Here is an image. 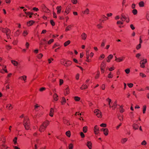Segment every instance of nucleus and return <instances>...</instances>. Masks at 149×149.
<instances>
[{"instance_id": "obj_1", "label": "nucleus", "mask_w": 149, "mask_h": 149, "mask_svg": "<svg viewBox=\"0 0 149 149\" xmlns=\"http://www.w3.org/2000/svg\"><path fill=\"white\" fill-rule=\"evenodd\" d=\"M23 125L26 130H28L29 129L30 127V123L29 118L27 116L24 117L23 121Z\"/></svg>"}, {"instance_id": "obj_2", "label": "nucleus", "mask_w": 149, "mask_h": 149, "mask_svg": "<svg viewBox=\"0 0 149 149\" xmlns=\"http://www.w3.org/2000/svg\"><path fill=\"white\" fill-rule=\"evenodd\" d=\"M0 30L3 32L6 33L8 38H10V29L7 28H3L1 27L0 28Z\"/></svg>"}, {"instance_id": "obj_3", "label": "nucleus", "mask_w": 149, "mask_h": 149, "mask_svg": "<svg viewBox=\"0 0 149 149\" xmlns=\"http://www.w3.org/2000/svg\"><path fill=\"white\" fill-rule=\"evenodd\" d=\"M120 19L122 21H126L127 22H129L130 21L129 19L126 17L124 14L122 13L120 15Z\"/></svg>"}, {"instance_id": "obj_4", "label": "nucleus", "mask_w": 149, "mask_h": 149, "mask_svg": "<svg viewBox=\"0 0 149 149\" xmlns=\"http://www.w3.org/2000/svg\"><path fill=\"white\" fill-rule=\"evenodd\" d=\"M33 143L34 144L35 149H37L38 146L41 144V141L40 139H37L34 141Z\"/></svg>"}, {"instance_id": "obj_5", "label": "nucleus", "mask_w": 149, "mask_h": 149, "mask_svg": "<svg viewBox=\"0 0 149 149\" xmlns=\"http://www.w3.org/2000/svg\"><path fill=\"white\" fill-rule=\"evenodd\" d=\"M94 113L98 118H101L102 117V113L101 111L98 109L94 110Z\"/></svg>"}, {"instance_id": "obj_6", "label": "nucleus", "mask_w": 149, "mask_h": 149, "mask_svg": "<svg viewBox=\"0 0 149 149\" xmlns=\"http://www.w3.org/2000/svg\"><path fill=\"white\" fill-rule=\"evenodd\" d=\"M106 66V64L105 62H102L100 65V69L101 73H103L104 72V69Z\"/></svg>"}, {"instance_id": "obj_7", "label": "nucleus", "mask_w": 149, "mask_h": 149, "mask_svg": "<svg viewBox=\"0 0 149 149\" xmlns=\"http://www.w3.org/2000/svg\"><path fill=\"white\" fill-rule=\"evenodd\" d=\"M147 61L146 59L141 60L140 62L141 67L143 68H145V64L147 63Z\"/></svg>"}, {"instance_id": "obj_8", "label": "nucleus", "mask_w": 149, "mask_h": 149, "mask_svg": "<svg viewBox=\"0 0 149 149\" xmlns=\"http://www.w3.org/2000/svg\"><path fill=\"white\" fill-rule=\"evenodd\" d=\"M72 64V61H66L63 60V62L62 63L64 65L68 67L70 66Z\"/></svg>"}, {"instance_id": "obj_9", "label": "nucleus", "mask_w": 149, "mask_h": 149, "mask_svg": "<svg viewBox=\"0 0 149 149\" xmlns=\"http://www.w3.org/2000/svg\"><path fill=\"white\" fill-rule=\"evenodd\" d=\"M100 130L103 132V133L105 136H107L108 135L109 131L107 128H102Z\"/></svg>"}, {"instance_id": "obj_10", "label": "nucleus", "mask_w": 149, "mask_h": 149, "mask_svg": "<svg viewBox=\"0 0 149 149\" xmlns=\"http://www.w3.org/2000/svg\"><path fill=\"white\" fill-rule=\"evenodd\" d=\"M49 124V122L48 120H46L43 122L41 125L46 128Z\"/></svg>"}, {"instance_id": "obj_11", "label": "nucleus", "mask_w": 149, "mask_h": 149, "mask_svg": "<svg viewBox=\"0 0 149 149\" xmlns=\"http://www.w3.org/2000/svg\"><path fill=\"white\" fill-rule=\"evenodd\" d=\"M63 122L64 124L66 125L67 126H69L70 125L69 121L64 118H63Z\"/></svg>"}, {"instance_id": "obj_12", "label": "nucleus", "mask_w": 149, "mask_h": 149, "mask_svg": "<svg viewBox=\"0 0 149 149\" xmlns=\"http://www.w3.org/2000/svg\"><path fill=\"white\" fill-rule=\"evenodd\" d=\"M94 131L95 134H97L99 133V129L97 125H95L94 127Z\"/></svg>"}, {"instance_id": "obj_13", "label": "nucleus", "mask_w": 149, "mask_h": 149, "mask_svg": "<svg viewBox=\"0 0 149 149\" xmlns=\"http://www.w3.org/2000/svg\"><path fill=\"white\" fill-rule=\"evenodd\" d=\"M81 37L82 40H85L87 37V35L85 33H83L81 35Z\"/></svg>"}, {"instance_id": "obj_14", "label": "nucleus", "mask_w": 149, "mask_h": 149, "mask_svg": "<svg viewBox=\"0 0 149 149\" xmlns=\"http://www.w3.org/2000/svg\"><path fill=\"white\" fill-rule=\"evenodd\" d=\"M115 61L118 62H119L123 61L125 58L124 57L117 58L116 56H115Z\"/></svg>"}, {"instance_id": "obj_15", "label": "nucleus", "mask_w": 149, "mask_h": 149, "mask_svg": "<svg viewBox=\"0 0 149 149\" xmlns=\"http://www.w3.org/2000/svg\"><path fill=\"white\" fill-rule=\"evenodd\" d=\"M46 128L41 125L39 129V131L40 132H44L46 130Z\"/></svg>"}, {"instance_id": "obj_16", "label": "nucleus", "mask_w": 149, "mask_h": 149, "mask_svg": "<svg viewBox=\"0 0 149 149\" xmlns=\"http://www.w3.org/2000/svg\"><path fill=\"white\" fill-rule=\"evenodd\" d=\"M70 93L69 88V87L66 86V87L64 90V94L66 95Z\"/></svg>"}, {"instance_id": "obj_17", "label": "nucleus", "mask_w": 149, "mask_h": 149, "mask_svg": "<svg viewBox=\"0 0 149 149\" xmlns=\"http://www.w3.org/2000/svg\"><path fill=\"white\" fill-rule=\"evenodd\" d=\"M113 57V55L112 54H110L107 57V62H109L110 61V60L112 59Z\"/></svg>"}, {"instance_id": "obj_18", "label": "nucleus", "mask_w": 149, "mask_h": 149, "mask_svg": "<svg viewBox=\"0 0 149 149\" xmlns=\"http://www.w3.org/2000/svg\"><path fill=\"white\" fill-rule=\"evenodd\" d=\"M27 77L25 75H23L22 76L20 77H19V79L21 80H23L24 81V82H26V80Z\"/></svg>"}, {"instance_id": "obj_19", "label": "nucleus", "mask_w": 149, "mask_h": 149, "mask_svg": "<svg viewBox=\"0 0 149 149\" xmlns=\"http://www.w3.org/2000/svg\"><path fill=\"white\" fill-rule=\"evenodd\" d=\"M86 145L89 149H91L92 148V143L91 141H88Z\"/></svg>"}, {"instance_id": "obj_20", "label": "nucleus", "mask_w": 149, "mask_h": 149, "mask_svg": "<svg viewBox=\"0 0 149 149\" xmlns=\"http://www.w3.org/2000/svg\"><path fill=\"white\" fill-rule=\"evenodd\" d=\"M61 8L62 7L61 6H58L56 7V9L57 10V13L58 14H59L60 13Z\"/></svg>"}, {"instance_id": "obj_21", "label": "nucleus", "mask_w": 149, "mask_h": 149, "mask_svg": "<svg viewBox=\"0 0 149 149\" xmlns=\"http://www.w3.org/2000/svg\"><path fill=\"white\" fill-rule=\"evenodd\" d=\"M117 101H115V102L113 103L112 106L113 110H115L116 108L117 105Z\"/></svg>"}, {"instance_id": "obj_22", "label": "nucleus", "mask_w": 149, "mask_h": 149, "mask_svg": "<svg viewBox=\"0 0 149 149\" xmlns=\"http://www.w3.org/2000/svg\"><path fill=\"white\" fill-rule=\"evenodd\" d=\"M34 23V22L33 20H30L28 21L27 23V25L28 26H30L33 25Z\"/></svg>"}, {"instance_id": "obj_23", "label": "nucleus", "mask_w": 149, "mask_h": 149, "mask_svg": "<svg viewBox=\"0 0 149 149\" xmlns=\"http://www.w3.org/2000/svg\"><path fill=\"white\" fill-rule=\"evenodd\" d=\"M70 10V6H68L66 8V10L65 11V13L67 14L69 13Z\"/></svg>"}, {"instance_id": "obj_24", "label": "nucleus", "mask_w": 149, "mask_h": 149, "mask_svg": "<svg viewBox=\"0 0 149 149\" xmlns=\"http://www.w3.org/2000/svg\"><path fill=\"white\" fill-rule=\"evenodd\" d=\"M128 139L127 138H122L121 140V143L122 144H124L127 140Z\"/></svg>"}, {"instance_id": "obj_25", "label": "nucleus", "mask_w": 149, "mask_h": 149, "mask_svg": "<svg viewBox=\"0 0 149 149\" xmlns=\"http://www.w3.org/2000/svg\"><path fill=\"white\" fill-rule=\"evenodd\" d=\"M29 31L27 30H24L23 31L22 33V36L24 37H26L28 34Z\"/></svg>"}, {"instance_id": "obj_26", "label": "nucleus", "mask_w": 149, "mask_h": 149, "mask_svg": "<svg viewBox=\"0 0 149 149\" xmlns=\"http://www.w3.org/2000/svg\"><path fill=\"white\" fill-rule=\"evenodd\" d=\"M132 127L133 129L135 130L138 129L139 127V125L135 123H134L133 124Z\"/></svg>"}, {"instance_id": "obj_27", "label": "nucleus", "mask_w": 149, "mask_h": 149, "mask_svg": "<svg viewBox=\"0 0 149 149\" xmlns=\"http://www.w3.org/2000/svg\"><path fill=\"white\" fill-rule=\"evenodd\" d=\"M73 26L72 25H69L65 29V31H68L70 30L72 28V27Z\"/></svg>"}, {"instance_id": "obj_28", "label": "nucleus", "mask_w": 149, "mask_h": 149, "mask_svg": "<svg viewBox=\"0 0 149 149\" xmlns=\"http://www.w3.org/2000/svg\"><path fill=\"white\" fill-rule=\"evenodd\" d=\"M88 88L87 86L85 84H83L80 87V89L82 90H84L87 89Z\"/></svg>"}, {"instance_id": "obj_29", "label": "nucleus", "mask_w": 149, "mask_h": 149, "mask_svg": "<svg viewBox=\"0 0 149 149\" xmlns=\"http://www.w3.org/2000/svg\"><path fill=\"white\" fill-rule=\"evenodd\" d=\"M54 112V109L53 108H51L50 109V112L49 113V116L51 117H52L53 116Z\"/></svg>"}, {"instance_id": "obj_30", "label": "nucleus", "mask_w": 149, "mask_h": 149, "mask_svg": "<svg viewBox=\"0 0 149 149\" xmlns=\"http://www.w3.org/2000/svg\"><path fill=\"white\" fill-rule=\"evenodd\" d=\"M20 32L19 30H17L15 33L14 35L15 36H17L20 34Z\"/></svg>"}, {"instance_id": "obj_31", "label": "nucleus", "mask_w": 149, "mask_h": 149, "mask_svg": "<svg viewBox=\"0 0 149 149\" xmlns=\"http://www.w3.org/2000/svg\"><path fill=\"white\" fill-rule=\"evenodd\" d=\"M12 63L15 66H17L18 65V63L16 61L14 60H11Z\"/></svg>"}, {"instance_id": "obj_32", "label": "nucleus", "mask_w": 149, "mask_h": 149, "mask_svg": "<svg viewBox=\"0 0 149 149\" xmlns=\"http://www.w3.org/2000/svg\"><path fill=\"white\" fill-rule=\"evenodd\" d=\"M66 102V100L64 97H63L61 100V102L62 105L64 104Z\"/></svg>"}, {"instance_id": "obj_33", "label": "nucleus", "mask_w": 149, "mask_h": 149, "mask_svg": "<svg viewBox=\"0 0 149 149\" xmlns=\"http://www.w3.org/2000/svg\"><path fill=\"white\" fill-rule=\"evenodd\" d=\"M70 43V40H68L64 43V45L65 47H66Z\"/></svg>"}, {"instance_id": "obj_34", "label": "nucleus", "mask_w": 149, "mask_h": 149, "mask_svg": "<svg viewBox=\"0 0 149 149\" xmlns=\"http://www.w3.org/2000/svg\"><path fill=\"white\" fill-rule=\"evenodd\" d=\"M6 107L7 109L10 110H11L13 108L12 105L10 104H7L6 106Z\"/></svg>"}, {"instance_id": "obj_35", "label": "nucleus", "mask_w": 149, "mask_h": 149, "mask_svg": "<svg viewBox=\"0 0 149 149\" xmlns=\"http://www.w3.org/2000/svg\"><path fill=\"white\" fill-rule=\"evenodd\" d=\"M97 28L99 29H101L103 28L102 24H99L97 25Z\"/></svg>"}, {"instance_id": "obj_36", "label": "nucleus", "mask_w": 149, "mask_h": 149, "mask_svg": "<svg viewBox=\"0 0 149 149\" xmlns=\"http://www.w3.org/2000/svg\"><path fill=\"white\" fill-rule=\"evenodd\" d=\"M74 99L76 101L78 102L80 100V98L78 96H75L74 97Z\"/></svg>"}, {"instance_id": "obj_37", "label": "nucleus", "mask_w": 149, "mask_h": 149, "mask_svg": "<svg viewBox=\"0 0 149 149\" xmlns=\"http://www.w3.org/2000/svg\"><path fill=\"white\" fill-rule=\"evenodd\" d=\"M53 97L55 101H56L58 100V96L56 93H55L54 94Z\"/></svg>"}, {"instance_id": "obj_38", "label": "nucleus", "mask_w": 149, "mask_h": 149, "mask_svg": "<svg viewBox=\"0 0 149 149\" xmlns=\"http://www.w3.org/2000/svg\"><path fill=\"white\" fill-rule=\"evenodd\" d=\"M88 127L86 126L84 127L83 128V132L84 133H86L87 131Z\"/></svg>"}, {"instance_id": "obj_39", "label": "nucleus", "mask_w": 149, "mask_h": 149, "mask_svg": "<svg viewBox=\"0 0 149 149\" xmlns=\"http://www.w3.org/2000/svg\"><path fill=\"white\" fill-rule=\"evenodd\" d=\"M139 6L140 7H143L144 6V3L143 1H140L139 3Z\"/></svg>"}, {"instance_id": "obj_40", "label": "nucleus", "mask_w": 149, "mask_h": 149, "mask_svg": "<svg viewBox=\"0 0 149 149\" xmlns=\"http://www.w3.org/2000/svg\"><path fill=\"white\" fill-rule=\"evenodd\" d=\"M65 134L66 135L69 137L70 136L71 133L70 131H68L66 132Z\"/></svg>"}, {"instance_id": "obj_41", "label": "nucleus", "mask_w": 149, "mask_h": 149, "mask_svg": "<svg viewBox=\"0 0 149 149\" xmlns=\"http://www.w3.org/2000/svg\"><path fill=\"white\" fill-rule=\"evenodd\" d=\"M89 10L88 9L86 8L84 12V14H88L89 13Z\"/></svg>"}, {"instance_id": "obj_42", "label": "nucleus", "mask_w": 149, "mask_h": 149, "mask_svg": "<svg viewBox=\"0 0 149 149\" xmlns=\"http://www.w3.org/2000/svg\"><path fill=\"white\" fill-rule=\"evenodd\" d=\"M117 24L119 26V27H120L121 26H120V25L123 24V23L120 21H118L117 22Z\"/></svg>"}, {"instance_id": "obj_43", "label": "nucleus", "mask_w": 149, "mask_h": 149, "mask_svg": "<svg viewBox=\"0 0 149 149\" xmlns=\"http://www.w3.org/2000/svg\"><path fill=\"white\" fill-rule=\"evenodd\" d=\"M26 13L27 15L28 16H29V17L31 18L32 17V15L33 14V13L30 12H29L27 13L25 12Z\"/></svg>"}, {"instance_id": "obj_44", "label": "nucleus", "mask_w": 149, "mask_h": 149, "mask_svg": "<svg viewBox=\"0 0 149 149\" xmlns=\"http://www.w3.org/2000/svg\"><path fill=\"white\" fill-rule=\"evenodd\" d=\"M60 45L57 43H55L53 46L52 48L53 49L56 48L57 47H59Z\"/></svg>"}, {"instance_id": "obj_45", "label": "nucleus", "mask_w": 149, "mask_h": 149, "mask_svg": "<svg viewBox=\"0 0 149 149\" xmlns=\"http://www.w3.org/2000/svg\"><path fill=\"white\" fill-rule=\"evenodd\" d=\"M146 105H144L143 106V113H145L146 111Z\"/></svg>"}, {"instance_id": "obj_46", "label": "nucleus", "mask_w": 149, "mask_h": 149, "mask_svg": "<svg viewBox=\"0 0 149 149\" xmlns=\"http://www.w3.org/2000/svg\"><path fill=\"white\" fill-rule=\"evenodd\" d=\"M54 41V40L53 39H50L47 42V44L50 45Z\"/></svg>"}, {"instance_id": "obj_47", "label": "nucleus", "mask_w": 149, "mask_h": 149, "mask_svg": "<svg viewBox=\"0 0 149 149\" xmlns=\"http://www.w3.org/2000/svg\"><path fill=\"white\" fill-rule=\"evenodd\" d=\"M106 101L108 102L109 105H110L111 101V100L108 98L106 99Z\"/></svg>"}, {"instance_id": "obj_48", "label": "nucleus", "mask_w": 149, "mask_h": 149, "mask_svg": "<svg viewBox=\"0 0 149 149\" xmlns=\"http://www.w3.org/2000/svg\"><path fill=\"white\" fill-rule=\"evenodd\" d=\"M140 75L143 78L145 77L146 76L142 72H140Z\"/></svg>"}, {"instance_id": "obj_49", "label": "nucleus", "mask_w": 149, "mask_h": 149, "mask_svg": "<svg viewBox=\"0 0 149 149\" xmlns=\"http://www.w3.org/2000/svg\"><path fill=\"white\" fill-rule=\"evenodd\" d=\"M69 149H73V145L72 143H70L69 145Z\"/></svg>"}, {"instance_id": "obj_50", "label": "nucleus", "mask_w": 149, "mask_h": 149, "mask_svg": "<svg viewBox=\"0 0 149 149\" xmlns=\"http://www.w3.org/2000/svg\"><path fill=\"white\" fill-rule=\"evenodd\" d=\"M54 59L53 58H49L48 59V63L49 64H50L51 63L52 61H53Z\"/></svg>"}, {"instance_id": "obj_51", "label": "nucleus", "mask_w": 149, "mask_h": 149, "mask_svg": "<svg viewBox=\"0 0 149 149\" xmlns=\"http://www.w3.org/2000/svg\"><path fill=\"white\" fill-rule=\"evenodd\" d=\"M43 56V54H39L37 56V58L39 59L41 58Z\"/></svg>"}, {"instance_id": "obj_52", "label": "nucleus", "mask_w": 149, "mask_h": 149, "mask_svg": "<svg viewBox=\"0 0 149 149\" xmlns=\"http://www.w3.org/2000/svg\"><path fill=\"white\" fill-rule=\"evenodd\" d=\"M113 76V75L111 74V72H110L108 75V77L109 78H112Z\"/></svg>"}, {"instance_id": "obj_53", "label": "nucleus", "mask_w": 149, "mask_h": 149, "mask_svg": "<svg viewBox=\"0 0 149 149\" xmlns=\"http://www.w3.org/2000/svg\"><path fill=\"white\" fill-rule=\"evenodd\" d=\"M132 13L134 15H136L137 13V11L136 9H134L132 10Z\"/></svg>"}, {"instance_id": "obj_54", "label": "nucleus", "mask_w": 149, "mask_h": 149, "mask_svg": "<svg viewBox=\"0 0 149 149\" xmlns=\"http://www.w3.org/2000/svg\"><path fill=\"white\" fill-rule=\"evenodd\" d=\"M18 42V41L17 40H13V45H17V44Z\"/></svg>"}, {"instance_id": "obj_55", "label": "nucleus", "mask_w": 149, "mask_h": 149, "mask_svg": "<svg viewBox=\"0 0 149 149\" xmlns=\"http://www.w3.org/2000/svg\"><path fill=\"white\" fill-rule=\"evenodd\" d=\"M125 72L126 74H128L130 72V69L127 68L125 70Z\"/></svg>"}, {"instance_id": "obj_56", "label": "nucleus", "mask_w": 149, "mask_h": 149, "mask_svg": "<svg viewBox=\"0 0 149 149\" xmlns=\"http://www.w3.org/2000/svg\"><path fill=\"white\" fill-rule=\"evenodd\" d=\"M40 105L38 104H36L35 105V109L36 110L38 108H40Z\"/></svg>"}, {"instance_id": "obj_57", "label": "nucleus", "mask_w": 149, "mask_h": 149, "mask_svg": "<svg viewBox=\"0 0 149 149\" xmlns=\"http://www.w3.org/2000/svg\"><path fill=\"white\" fill-rule=\"evenodd\" d=\"M89 56L86 55V61L88 62H90L91 61L89 59Z\"/></svg>"}, {"instance_id": "obj_58", "label": "nucleus", "mask_w": 149, "mask_h": 149, "mask_svg": "<svg viewBox=\"0 0 149 149\" xmlns=\"http://www.w3.org/2000/svg\"><path fill=\"white\" fill-rule=\"evenodd\" d=\"M17 138L16 137H15L13 140V141L15 145L17 143Z\"/></svg>"}, {"instance_id": "obj_59", "label": "nucleus", "mask_w": 149, "mask_h": 149, "mask_svg": "<svg viewBox=\"0 0 149 149\" xmlns=\"http://www.w3.org/2000/svg\"><path fill=\"white\" fill-rule=\"evenodd\" d=\"M71 2L74 4H76L77 2V0H71Z\"/></svg>"}, {"instance_id": "obj_60", "label": "nucleus", "mask_w": 149, "mask_h": 149, "mask_svg": "<svg viewBox=\"0 0 149 149\" xmlns=\"http://www.w3.org/2000/svg\"><path fill=\"white\" fill-rule=\"evenodd\" d=\"M12 48L11 46L9 45L6 46V48L8 50H9Z\"/></svg>"}, {"instance_id": "obj_61", "label": "nucleus", "mask_w": 149, "mask_h": 149, "mask_svg": "<svg viewBox=\"0 0 149 149\" xmlns=\"http://www.w3.org/2000/svg\"><path fill=\"white\" fill-rule=\"evenodd\" d=\"M100 126L101 127H105L107 126V125L105 123H102L100 125Z\"/></svg>"}, {"instance_id": "obj_62", "label": "nucleus", "mask_w": 149, "mask_h": 149, "mask_svg": "<svg viewBox=\"0 0 149 149\" xmlns=\"http://www.w3.org/2000/svg\"><path fill=\"white\" fill-rule=\"evenodd\" d=\"M50 23L51 24V25L54 26L55 25V22H54V21L53 20H51L50 21Z\"/></svg>"}, {"instance_id": "obj_63", "label": "nucleus", "mask_w": 149, "mask_h": 149, "mask_svg": "<svg viewBox=\"0 0 149 149\" xmlns=\"http://www.w3.org/2000/svg\"><path fill=\"white\" fill-rule=\"evenodd\" d=\"M127 85L129 88H132L133 86V84L132 83H129L127 84Z\"/></svg>"}, {"instance_id": "obj_64", "label": "nucleus", "mask_w": 149, "mask_h": 149, "mask_svg": "<svg viewBox=\"0 0 149 149\" xmlns=\"http://www.w3.org/2000/svg\"><path fill=\"white\" fill-rule=\"evenodd\" d=\"M146 144L147 143L145 140H143L141 143V144L143 145H146Z\"/></svg>"}]
</instances>
